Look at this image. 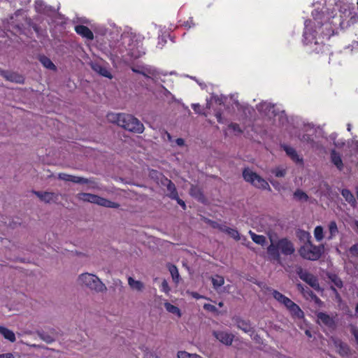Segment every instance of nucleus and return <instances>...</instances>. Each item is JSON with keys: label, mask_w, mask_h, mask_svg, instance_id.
<instances>
[{"label": "nucleus", "mask_w": 358, "mask_h": 358, "mask_svg": "<svg viewBox=\"0 0 358 358\" xmlns=\"http://www.w3.org/2000/svg\"><path fill=\"white\" fill-rule=\"evenodd\" d=\"M338 6L340 7L339 15H338V13H334V12L327 15H324L323 13L320 14L315 10L313 13L314 21H306L303 36L307 43H311L314 40L315 36L313 32L316 31L317 29L321 28L322 25H326L327 29H328L327 21L334 27L343 28L345 26V20L349 17L352 18L350 11V3L347 0H342Z\"/></svg>", "instance_id": "1"}, {"label": "nucleus", "mask_w": 358, "mask_h": 358, "mask_svg": "<svg viewBox=\"0 0 358 358\" xmlns=\"http://www.w3.org/2000/svg\"><path fill=\"white\" fill-rule=\"evenodd\" d=\"M269 245L266 248V253L270 260L281 263L282 256L288 257L294 254L296 250L293 242L287 238H278L272 233H268Z\"/></svg>", "instance_id": "2"}, {"label": "nucleus", "mask_w": 358, "mask_h": 358, "mask_svg": "<svg viewBox=\"0 0 358 358\" xmlns=\"http://www.w3.org/2000/svg\"><path fill=\"white\" fill-rule=\"evenodd\" d=\"M107 119L110 122L117 124L129 131L141 134L144 131L143 124L129 114L110 113L107 115Z\"/></svg>", "instance_id": "3"}, {"label": "nucleus", "mask_w": 358, "mask_h": 358, "mask_svg": "<svg viewBox=\"0 0 358 358\" xmlns=\"http://www.w3.org/2000/svg\"><path fill=\"white\" fill-rule=\"evenodd\" d=\"M78 284L95 293H104L107 291V287L102 280L95 274L83 273L78 276Z\"/></svg>", "instance_id": "4"}, {"label": "nucleus", "mask_w": 358, "mask_h": 358, "mask_svg": "<svg viewBox=\"0 0 358 358\" xmlns=\"http://www.w3.org/2000/svg\"><path fill=\"white\" fill-rule=\"evenodd\" d=\"M76 198L80 201L96 204L102 207L110 208H118L120 207L119 203L94 194L81 192L76 195Z\"/></svg>", "instance_id": "5"}, {"label": "nucleus", "mask_w": 358, "mask_h": 358, "mask_svg": "<svg viewBox=\"0 0 358 358\" xmlns=\"http://www.w3.org/2000/svg\"><path fill=\"white\" fill-rule=\"evenodd\" d=\"M243 177L246 182L250 183L256 188L268 191L271 190L268 182L249 168L243 170Z\"/></svg>", "instance_id": "6"}, {"label": "nucleus", "mask_w": 358, "mask_h": 358, "mask_svg": "<svg viewBox=\"0 0 358 358\" xmlns=\"http://www.w3.org/2000/svg\"><path fill=\"white\" fill-rule=\"evenodd\" d=\"M57 178L59 180L71 182L76 184H86L89 185L90 189H99L97 183L93 178H85L80 176L69 175L65 173H60Z\"/></svg>", "instance_id": "7"}, {"label": "nucleus", "mask_w": 358, "mask_h": 358, "mask_svg": "<svg viewBox=\"0 0 358 358\" xmlns=\"http://www.w3.org/2000/svg\"><path fill=\"white\" fill-rule=\"evenodd\" d=\"M322 250V248L313 245L309 243L300 248L299 253L303 258L314 261L320 257Z\"/></svg>", "instance_id": "8"}, {"label": "nucleus", "mask_w": 358, "mask_h": 358, "mask_svg": "<svg viewBox=\"0 0 358 358\" xmlns=\"http://www.w3.org/2000/svg\"><path fill=\"white\" fill-rule=\"evenodd\" d=\"M257 109L261 113H263L264 115L268 116L270 118L273 116L275 117L274 122L276 121V117H278V121L281 122L282 124L284 123V121L286 120V118L283 115V113H276L275 106L271 105L270 103L263 102L259 103L257 106Z\"/></svg>", "instance_id": "9"}, {"label": "nucleus", "mask_w": 358, "mask_h": 358, "mask_svg": "<svg viewBox=\"0 0 358 358\" xmlns=\"http://www.w3.org/2000/svg\"><path fill=\"white\" fill-rule=\"evenodd\" d=\"M159 182L162 186L166 187L167 196L171 199H178V192L175 185L167 178L160 174Z\"/></svg>", "instance_id": "10"}, {"label": "nucleus", "mask_w": 358, "mask_h": 358, "mask_svg": "<svg viewBox=\"0 0 358 358\" xmlns=\"http://www.w3.org/2000/svg\"><path fill=\"white\" fill-rule=\"evenodd\" d=\"M213 335L225 345H231L234 338V334L225 331H214Z\"/></svg>", "instance_id": "11"}, {"label": "nucleus", "mask_w": 358, "mask_h": 358, "mask_svg": "<svg viewBox=\"0 0 358 358\" xmlns=\"http://www.w3.org/2000/svg\"><path fill=\"white\" fill-rule=\"evenodd\" d=\"M33 193L43 202L50 203L57 200V194L51 192L34 191Z\"/></svg>", "instance_id": "12"}, {"label": "nucleus", "mask_w": 358, "mask_h": 358, "mask_svg": "<svg viewBox=\"0 0 358 358\" xmlns=\"http://www.w3.org/2000/svg\"><path fill=\"white\" fill-rule=\"evenodd\" d=\"M330 345H333L336 351L341 355H345L348 353L349 349L348 345L340 340L331 338Z\"/></svg>", "instance_id": "13"}, {"label": "nucleus", "mask_w": 358, "mask_h": 358, "mask_svg": "<svg viewBox=\"0 0 358 358\" xmlns=\"http://www.w3.org/2000/svg\"><path fill=\"white\" fill-rule=\"evenodd\" d=\"M90 66L92 69L99 74L108 78H112V75L108 69L98 62H91Z\"/></svg>", "instance_id": "14"}, {"label": "nucleus", "mask_w": 358, "mask_h": 358, "mask_svg": "<svg viewBox=\"0 0 358 358\" xmlns=\"http://www.w3.org/2000/svg\"><path fill=\"white\" fill-rule=\"evenodd\" d=\"M128 285L131 290L137 292H143L145 289V285L143 282L136 280L129 276L127 278Z\"/></svg>", "instance_id": "15"}, {"label": "nucleus", "mask_w": 358, "mask_h": 358, "mask_svg": "<svg viewBox=\"0 0 358 358\" xmlns=\"http://www.w3.org/2000/svg\"><path fill=\"white\" fill-rule=\"evenodd\" d=\"M301 279L308 283L312 287L319 289V284L316 278L308 272H301L299 273Z\"/></svg>", "instance_id": "16"}, {"label": "nucleus", "mask_w": 358, "mask_h": 358, "mask_svg": "<svg viewBox=\"0 0 358 358\" xmlns=\"http://www.w3.org/2000/svg\"><path fill=\"white\" fill-rule=\"evenodd\" d=\"M317 317L320 325L331 327L334 324V319L326 313L320 312L317 314Z\"/></svg>", "instance_id": "17"}, {"label": "nucleus", "mask_w": 358, "mask_h": 358, "mask_svg": "<svg viewBox=\"0 0 358 358\" xmlns=\"http://www.w3.org/2000/svg\"><path fill=\"white\" fill-rule=\"evenodd\" d=\"M75 30L77 34L89 40H92L94 38V34L92 31L85 26L78 25L75 27Z\"/></svg>", "instance_id": "18"}, {"label": "nucleus", "mask_w": 358, "mask_h": 358, "mask_svg": "<svg viewBox=\"0 0 358 358\" xmlns=\"http://www.w3.org/2000/svg\"><path fill=\"white\" fill-rule=\"evenodd\" d=\"M0 334L6 340H8V341H10L11 343H14L16 341V337H15V333L12 330H10L3 326H1V327H0Z\"/></svg>", "instance_id": "19"}, {"label": "nucleus", "mask_w": 358, "mask_h": 358, "mask_svg": "<svg viewBox=\"0 0 358 358\" xmlns=\"http://www.w3.org/2000/svg\"><path fill=\"white\" fill-rule=\"evenodd\" d=\"M249 234L254 243H255L257 245H259L262 247L265 246L267 243L266 238V236L263 235H259L255 234V232L252 231H249Z\"/></svg>", "instance_id": "20"}, {"label": "nucleus", "mask_w": 358, "mask_h": 358, "mask_svg": "<svg viewBox=\"0 0 358 358\" xmlns=\"http://www.w3.org/2000/svg\"><path fill=\"white\" fill-rule=\"evenodd\" d=\"M2 76L7 79L8 80L17 83H22L24 81L23 77L21 76L12 72H4L3 73Z\"/></svg>", "instance_id": "21"}, {"label": "nucleus", "mask_w": 358, "mask_h": 358, "mask_svg": "<svg viewBox=\"0 0 358 358\" xmlns=\"http://www.w3.org/2000/svg\"><path fill=\"white\" fill-rule=\"evenodd\" d=\"M331 162L339 169L342 170L343 164L341 155L336 151H332L331 153Z\"/></svg>", "instance_id": "22"}, {"label": "nucleus", "mask_w": 358, "mask_h": 358, "mask_svg": "<svg viewBox=\"0 0 358 358\" xmlns=\"http://www.w3.org/2000/svg\"><path fill=\"white\" fill-rule=\"evenodd\" d=\"M290 314L296 318H302L303 317V312L299 308V306L294 302L287 309Z\"/></svg>", "instance_id": "23"}, {"label": "nucleus", "mask_w": 358, "mask_h": 358, "mask_svg": "<svg viewBox=\"0 0 358 358\" xmlns=\"http://www.w3.org/2000/svg\"><path fill=\"white\" fill-rule=\"evenodd\" d=\"M167 267L171 273L173 281L176 284H178V282L180 280V274H179L177 267L173 264H168Z\"/></svg>", "instance_id": "24"}, {"label": "nucleus", "mask_w": 358, "mask_h": 358, "mask_svg": "<svg viewBox=\"0 0 358 358\" xmlns=\"http://www.w3.org/2000/svg\"><path fill=\"white\" fill-rule=\"evenodd\" d=\"M284 150L287 153V155L294 162H299L301 161V159L297 155L296 150L289 146L284 145Z\"/></svg>", "instance_id": "25"}, {"label": "nucleus", "mask_w": 358, "mask_h": 358, "mask_svg": "<svg viewBox=\"0 0 358 358\" xmlns=\"http://www.w3.org/2000/svg\"><path fill=\"white\" fill-rule=\"evenodd\" d=\"M210 279L213 288L217 291L224 284V278L222 275H215L212 276Z\"/></svg>", "instance_id": "26"}, {"label": "nucleus", "mask_w": 358, "mask_h": 358, "mask_svg": "<svg viewBox=\"0 0 358 358\" xmlns=\"http://www.w3.org/2000/svg\"><path fill=\"white\" fill-rule=\"evenodd\" d=\"M236 326L238 329H241L245 333H250L252 331V328L251 327L250 324L240 318H237L236 320Z\"/></svg>", "instance_id": "27"}, {"label": "nucleus", "mask_w": 358, "mask_h": 358, "mask_svg": "<svg viewBox=\"0 0 358 358\" xmlns=\"http://www.w3.org/2000/svg\"><path fill=\"white\" fill-rule=\"evenodd\" d=\"M328 231L329 233V236L328 239L331 240L334 238L338 233V229L337 227V224L335 221H331L328 224Z\"/></svg>", "instance_id": "28"}, {"label": "nucleus", "mask_w": 358, "mask_h": 358, "mask_svg": "<svg viewBox=\"0 0 358 358\" xmlns=\"http://www.w3.org/2000/svg\"><path fill=\"white\" fill-rule=\"evenodd\" d=\"M222 229H223V232L227 234L236 241L241 240V236L236 229L229 228L227 226L226 227H222Z\"/></svg>", "instance_id": "29"}, {"label": "nucleus", "mask_w": 358, "mask_h": 358, "mask_svg": "<svg viewBox=\"0 0 358 358\" xmlns=\"http://www.w3.org/2000/svg\"><path fill=\"white\" fill-rule=\"evenodd\" d=\"M164 307L169 313L176 315L178 317H181V312L177 306L172 305L169 302H166L164 303Z\"/></svg>", "instance_id": "30"}, {"label": "nucleus", "mask_w": 358, "mask_h": 358, "mask_svg": "<svg viewBox=\"0 0 358 358\" xmlns=\"http://www.w3.org/2000/svg\"><path fill=\"white\" fill-rule=\"evenodd\" d=\"M342 196L345 198L346 201L354 206L356 203V200L352 194L348 189H343L341 192Z\"/></svg>", "instance_id": "31"}, {"label": "nucleus", "mask_w": 358, "mask_h": 358, "mask_svg": "<svg viewBox=\"0 0 358 358\" xmlns=\"http://www.w3.org/2000/svg\"><path fill=\"white\" fill-rule=\"evenodd\" d=\"M40 62L42 63V64L47 69H51V70H55L56 66L52 62V61L46 57H41Z\"/></svg>", "instance_id": "32"}, {"label": "nucleus", "mask_w": 358, "mask_h": 358, "mask_svg": "<svg viewBox=\"0 0 358 358\" xmlns=\"http://www.w3.org/2000/svg\"><path fill=\"white\" fill-rule=\"evenodd\" d=\"M314 236L317 241H321L324 238V229L321 226H317L314 229Z\"/></svg>", "instance_id": "33"}, {"label": "nucleus", "mask_w": 358, "mask_h": 358, "mask_svg": "<svg viewBox=\"0 0 358 358\" xmlns=\"http://www.w3.org/2000/svg\"><path fill=\"white\" fill-rule=\"evenodd\" d=\"M294 196L296 199L300 201H307L308 199V195L304 192L299 189L294 192Z\"/></svg>", "instance_id": "34"}, {"label": "nucleus", "mask_w": 358, "mask_h": 358, "mask_svg": "<svg viewBox=\"0 0 358 358\" xmlns=\"http://www.w3.org/2000/svg\"><path fill=\"white\" fill-rule=\"evenodd\" d=\"M272 173L278 178L284 177L286 174V169L282 167H277L272 170Z\"/></svg>", "instance_id": "35"}, {"label": "nucleus", "mask_w": 358, "mask_h": 358, "mask_svg": "<svg viewBox=\"0 0 358 358\" xmlns=\"http://www.w3.org/2000/svg\"><path fill=\"white\" fill-rule=\"evenodd\" d=\"M161 291L166 294H169L171 289L166 280L164 279L161 284Z\"/></svg>", "instance_id": "36"}, {"label": "nucleus", "mask_w": 358, "mask_h": 358, "mask_svg": "<svg viewBox=\"0 0 358 358\" xmlns=\"http://www.w3.org/2000/svg\"><path fill=\"white\" fill-rule=\"evenodd\" d=\"M273 296L280 303H282V301H284L287 296L281 294L280 292L278 291H273Z\"/></svg>", "instance_id": "37"}, {"label": "nucleus", "mask_w": 358, "mask_h": 358, "mask_svg": "<svg viewBox=\"0 0 358 358\" xmlns=\"http://www.w3.org/2000/svg\"><path fill=\"white\" fill-rule=\"evenodd\" d=\"M229 129L231 130L235 134H238L242 132L239 125L235 123L229 124Z\"/></svg>", "instance_id": "38"}, {"label": "nucleus", "mask_w": 358, "mask_h": 358, "mask_svg": "<svg viewBox=\"0 0 358 358\" xmlns=\"http://www.w3.org/2000/svg\"><path fill=\"white\" fill-rule=\"evenodd\" d=\"M349 252L352 256H358V243L350 247Z\"/></svg>", "instance_id": "39"}, {"label": "nucleus", "mask_w": 358, "mask_h": 358, "mask_svg": "<svg viewBox=\"0 0 358 358\" xmlns=\"http://www.w3.org/2000/svg\"><path fill=\"white\" fill-rule=\"evenodd\" d=\"M203 308L208 311L212 312V313H217V310L216 307L212 304L210 303H205L203 305Z\"/></svg>", "instance_id": "40"}, {"label": "nucleus", "mask_w": 358, "mask_h": 358, "mask_svg": "<svg viewBox=\"0 0 358 358\" xmlns=\"http://www.w3.org/2000/svg\"><path fill=\"white\" fill-rule=\"evenodd\" d=\"M210 226L213 228L217 229L218 230H220V231H221L222 232H223V229H222V227H226V226L220 224H218V223L215 222H210Z\"/></svg>", "instance_id": "41"}, {"label": "nucleus", "mask_w": 358, "mask_h": 358, "mask_svg": "<svg viewBox=\"0 0 358 358\" xmlns=\"http://www.w3.org/2000/svg\"><path fill=\"white\" fill-rule=\"evenodd\" d=\"M351 333L354 336L356 343L358 345V328L352 327L351 329Z\"/></svg>", "instance_id": "42"}, {"label": "nucleus", "mask_w": 358, "mask_h": 358, "mask_svg": "<svg viewBox=\"0 0 358 358\" xmlns=\"http://www.w3.org/2000/svg\"><path fill=\"white\" fill-rule=\"evenodd\" d=\"M332 281L334 282L335 285L338 287H341L343 286V282L341 279L338 278L336 276H334L332 278Z\"/></svg>", "instance_id": "43"}, {"label": "nucleus", "mask_w": 358, "mask_h": 358, "mask_svg": "<svg viewBox=\"0 0 358 358\" xmlns=\"http://www.w3.org/2000/svg\"><path fill=\"white\" fill-rule=\"evenodd\" d=\"M192 107L196 113L203 114V113L201 110V106L199 103H193L192 105Z\"/></svg>", "instance_id": "44"}, {"label": "nucleus", "mask_w": 358, "mask_h": 358, "mask_svg": "<svg viewBox=\"0 0 358 358\" xmlns=\"http://www.w3.org/2000/svg\"><path fill=\"white\" fill-rule=\"evenodd\" d=\"M187 294L190 295L193 298L196 299H199L203 298V296L200 295L197 292L187 291Z\"/></svg>", "instance_id": "45"}, {"label": "nucleus", "mask_w": 358, "mask_h": 358, "mask_svg": "<svg viewBox=\"0 0 358 358\" xmlns=\"http://www.w3.org/2000/svg\"><path fill=\"white\" fill-rule=\"evenodd\" d=\"M293 303L294 302L291 299H289L288 297H286V299L282 301L281 304H283L288 309V308L292 305Z\"/></svg>", "instance_id": "46"}, {"label": "nucleus", "mask_w": 358, "mask_h": 358, "mask_svg": "<svg viewBox=\"0 0 358 358\" xmlns=\"http://www.w3.org/2000/svg\"><path fill=\"white\" fill-rule=\"evenodd\" d=\"M43 2L41 0H38L36 1V8L38 11L43 10Z\"/></svg>", "instance_id": "47"}, {"label": "nucleus", "mask_w": 358, "mask_h": 358, "mask_svg": "<svg viewBox=\"0 0 358 358\" xmlns=\"http://www.w3.org/2000/svg\"><path fill=\"white\" fill-rule=\"evenodd\" d=\"M0 358H14V356L10 352L3 353V354H0Z\"/></svg>", "instance_id": "48"}, {"label": "nucleus", "mask_w": 358, "mask_h": 358, "mask_svg": "<svg viewBox=\"0 0 358 358\" xmlns=\"http://www.w3.org/2000/svg\"><path fill=\"white\" fill-rule=\"evenodd\" d=\"M199 191L198 189H196L195 187H192L190 189V194L192 195V196H198L199 194Z\"/></svg>", "instance_id": "49"}, {"label": "nucleus", "mask_w": 358, "mask_h": 358, "mask_svg": "<svg viewBox=\"0 0 358 358\" xmlns=\"http://www.w3.org/2000/svg\"><path fill=\"white\" fill-rule=\"evenodd\" d=\"M173 199L177 201L178 203L180 206H181L183 209H185L186 205H185V202L182 200H181L178 196V199Z\"/></svg>", "instance_id": "50"}, {"label": "nucleus", "mask_w": 358, "mask_h": 358, "mask_svg": "<svg viewBox=\"0 0 358 358\" xmlns=\"http://www.w3.org/2000/svg\"><path fill=\"white\" fill-rule=\"evenodd\" d=\"M241 242L242 244L245 245L248 248H250V243L248 241L247 238L245 236H241Z\"/></svg>", "instance_id": "51"}, {"label": "nucleus", "mask_w": 358, "mask_h": 358, "mask_svg": "<svg viewBox=\"0 0 358 358\" xmlns=\"http://www.w3.org/2000/svg\"><path fill=\"white\" fill-rule=\"evenodd\" d=\"M176 143L179 146H183L185 145V141L182 138H177Z\"/></svg>", "instance_id": "52"}, {"label": "nucleus", "mask_w": 358, "mask_h": 358, "mask_svg": "<svg viewBox=\"0 0 358 358\" xmlns=\"http://www.w3.org/2000/svg\"><path fill=\"white\" fill-rule=\"evenodd\" d=\"M132 70H133V71H134V72L139 73H142V74H143L144 76H147V74H146L145 71H138V70H137V69H133Z\"/></svg>", "instance_id": "53"}, {"label": "nucleus", "mask_w": 358, "mask_h": 358, "mask_svg": "<svg viewBox=\"0 0 358 358\" xmlns=\"http://www.w3.org/2000/svg\"><path fill=\"white\" fill-rule=\"evenodd\" d=\"M314 299H315V303H317L318 304L322 303L321 300L319 298H317L316 296H314Z\"/></svg>", "instance_id": "54"}, {"label": "nucleus", "mask_w": 358, "mask_h": 358, "mask_svg": "<svg viewBox=\"0 0 358 358\" xmlns=\"http://www.w3.org/2000/svg\"><path fill=\"white\" fill-rule=\"evenodd\" d=\"M216 117H217V121L219 122H222V117H221V115L220 113L216 114Z\"/></svg>", "instance_id": "55"}, {"label": "nucleus", "mask_w": 358, "mask_h": 358, "mask_svg": "<svg viewBox=\"0 0 358 358\" xmlns=\"http://www.w3.org/2000/svg\"><path fill=\"white\" fill-rule=\"evenodd\" d=\"M354 225H355V227H356L358 229V221H357V220L355 221L354 222Z\"/></svg>", "instance_id": "56"}, {"label": "nucleus", "mask_w": 358, "mask_h": 358, "mask_svg": "<svg viewBox=\"0 0 358 358\" xmlns=\"http://www.w3.org/2000/svg\"><path fill=\"white\" fill-rule=\"evenodd\" d=\"M355 313H356V315H357V317H358V303H357V306H356V308H355Z\"/></svg>", "instance_id": "57"}, {"label": "nucleus", "mask_w": 358, "mask_h": 358, "mask_svg": "<svg viewBox=\"0 0 358 358\" xmlns=\"http://www.w3.org/2000/svg\"><path fill=\"white\" fill-rule=\"evenodd\" d=\"M21 13L20 10H18L15 13V16L17 17L20 13Z\"/></svg>", "instance_id": "58"}, {"label": "nucleus", "mask_w": 358, "mask_h": 358, "mask_svg": "<svg viewBox=\"0 0 358 358\" xmlns=\"http://www.w3.org/2000/svg\"><path fill=\"white\" fill-rule=\"evenodd\" d=\"M223 305H224L223 302H220V303H218V306H219L220 307H222V306H223Z\"/></svg>", "instance_id": "59"}, {"label": "nucleus", "mask_w": 358, "mask_h": 358, "mask_svg": "<svg viewBox=\"0 0 358 358\" xmlns=\"http://www.w3.org/2000/svg\"><path fill=\"white\" fill-rule=\"evenodd\" d=\"M167 136H168L169 140L171 139V136L169 134H167Z\"/></svg>", "instance_id": "60"}, {"label": "nucleus", "mask_w": 358, "mask_h": 358, "mask_svg": "<svg viewBox=\"0 0 358 358\" xmlns=\"http://www.w3.org/2000/svg\"><path fill=\"white\" fill-rule=\"evenodd\" d=\"M306 335H308V336H310V333H309V331H306Z\"/></svg>", "instance_id": "61"}, {"label": "nucleus", "mask_w": 358, "mask_h": 358, "mask_svg": "<svg viewBox=\"0 0 358 358\" xmlns=\"http://www.w3.org/2000/svg\"><path fill=\"white\" fill-rule=\"evenodd\" d=\"M348 130L350 131V124H348Z\"/></svg>", "instance_id": "62"}, {"label": "nucleus", "mask_w": 358, "mask_h": 358, "mask_svg": "<svg viewBox=\"0 0 358 358\" xmlns=\"http://www.w3.org/2000/svg\"><path fill=\"white\" fill-rule=\"evenodd\" d=\"M25 1L29 2V0H25Z\"/></svg>", "instance_id": "63"}, {"label": "nucleus", "mask_w": 358, "mask_h": 358, "mask_svg": "<svg viewBox=\"0 0 358 358\" xmlns=\"http://www.w3.org/2000/svg\"><path fill=\"white\" fill-rule=\"evenodd\" d=\"M357 4H358V1H357Z\"/></svg>", "instance_id": "64"}]
</instances>
